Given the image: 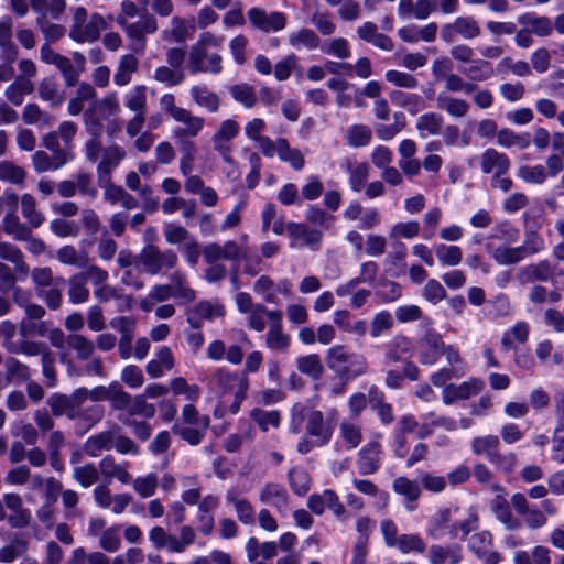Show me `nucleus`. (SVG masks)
Instances as JSON below:
<instances>
[{
  "instance_id": "f257e3e1",
  "label": "nucleus",
  "mask_w": 564,
  "mask_h": 564,
  "mask_svg": "<svg viewBox=\"0 0 564 564\" xmlns=\"http://www.w3.org/2000/svg\"><path fill=\"white\" fill-rule=\"evenodd\" d=\"M304 423L306 435L314 438L317 446H324L330 441L333 426L323 412L299 402L291 410L290 431L294 434L301 433Z\"/></svg>"
},
{
  "instance_id": "f03ea898",
  "label": "nucleus",
  "mask_w": 564,
  "mask_h": 564,
  "mask_svg": "<svg viewBox=\"0 0 564 564\" xmlns=\"http://www.w3.org/2000/svg\"><path fill=\"white\" fill-rule=\"evenodd\" d=\"M226 335L229 344L223 339L212 340L206 348V357L213 361L226 360L231 365H240L245 358V348L252 346V343L241 328H230Z\"/></svg>"
},
{
  "instance_id": "7ed1b4c3",
  "label": "nucleus",
  "mask_w": 564,
  "mask_h": 564,
  "mask_svg": "<svg viewBox=\"0 0 564 564\" xmlns=\"http://www.w3.org/2000/svg\"><path fill=\"white\" fill-rule=\"evenodd\" d=\"M326 364L332 371L346 380L356 379L368 369L366 357L349 350L344 345L332 346L326 351Z\"/></svg>"
},
{
  "instance_id": "20e7f679",
  "label": "nucleus",
  "mask_w": 564,
  "mask_h": 564,
  "mask_svg": "<svg viewBox=\"0 0 564 564\" xmlns=\"http://www.w3.org/2000/svg\"><path fill=\"white\" fill-rule=\"evenodd\" d=\"M119 112L120 104L117 93H109L101 99L95 98L83 115L86 132L89 135H101L104 123Z\"/></svg>"
},
{
  "instance_id": "39448f33",
  "label": "nucleus",
  "mask_w": 564,
  "mask_h": 564,
  "mask_svg": "<svg viewBox=\"0 0 564 564\" xmlns=\"http://www.w3.org/2000/svg\"><path fill=\"white\" fill-rule=\"evenodd\" d=\"M72 12L73 19L68 36L76 43L96 42L106 28L104 17L99 13L89 15L84 7H75Z\"/></svg>"
},
{
  "instance_id": "423d86ee",
  "label": "nucleus",
  "mask_w": 564,
  "mask_h": 564,
  "mask_svg": "<svg viewBox=\"0 0 564 564\" xmlns=\"http://www.w3.org/2000/svg\"><path fill=\"white\" fill-rule=\"evenodd\" d=\"M195 529L185 524L180 528V535L169 533L163 527L156 525L149 531V540L158 550H165L170 553H184L188 546L196 541Z\"/></svg>"
},
{
  "instance_id": "0eeeda50",
  "label": "nucleus",
  "mask_w": 564,
  "mask_h": 564,
  "mask_svg": "<svg viewBox=\"0 0 564 564\" xmlns=\"http://www.w3.org/2000/svg\"><path fill=\"white\" fill-rule=\"evenodd\" d=\"M116 23L124 31L131 41V50L137 54H143L147 46L148 34L158 31V21L154 15L144 13L135 22H129L124 17H117Z\"/></svg>"
},
{
  "instance_id": "6e6552de",
  "label": "nucleus",
  "mask_w": 564,
  "mask_h": 564,
  "mask_svg": "<svg viewBox=\"0 0 564 564\" xmlns=\"http://www.w3.org/2000/svg\"><path fill=\"white\" fill-rule=\"evenodd\" d=\"M178 258L175 251L167 249L161 251L153 245L145 246L139 253L141 268L151 275H156L163 270L173 269Z\"/></svg>"
},
{
  "instance_id": "1a4fd4ad",
  "label": "nucleus",
  "mask_w": 564,
  "mask_h": 564,
  "mask_svg": "<svg viewBox=\"0 0 564 564\" xmlns=\"http://www.w3.org/2000/svg\"><path fill=\"white\" fill-rule=\"evenodd\" d=\"M208 384L216 393L226 394L239 391L241 398L243 391L249 389V379L247 376L232 372L226 367H219L208 378Z\"/></svg>"
},
{
  "instance_id": "9d476101",
  "label": "nucleus",
  "mask_w": 564,
  "mask_h": 564,
  "mask_svg": "<svg viewBox=\"0 0 564 564\" xmlns=\"http://www.w3.org/2000/svg\"><path fill=\"white\" fill-rule=\"evenodd\" d=\"M481 33L478 21L471 15H459L452 22L441 26L440 36L443 42L452 43L456 37L470 41Z\"/></svg>"
},
{
  "instance_id": "9b49d317",
  "label": "nucleus",
  "mask_w": 564,
  "mask_h": 564,
  "mask_svg": "<svg viewBox=\"0 0 564 564\" xmlns=\"http://www.w3.org/2000/svg\"><path fill=\"white\" fill-rule=\"evenodd\" d=\"M286 232L290 239L289 246L292 249L317 250L323 239L322 230L312 228L304 223H286Z\"/></svg>"
},
{
  "instance_id": "f8f14e48",
  "label": "nucleus",
  "mask_w": 564,
  "mask_h": 564,
  "mask_svg": "<svg viewBox=\"0 0 564 564\" xmlns=\"http://www.w3.org/2000/svg\"><path fill=\"white\" fill-rule=\"evenodd\" d=\"M252 28L263 33H278L285 29L286 14L280 11H267L261 7H252L247 11Z\"/></svg>"
},
{
  "instance_id": "ddd939ff",
  "label": "nucleus",
  "mask_w": 564,
  "mask_h": 564,
  "mask_svg": "<svg viewBox=\"0 0 564 564\" xmlns=\"http://www.w3.org/2000/svg\"><path fill=\"white\" fill-rule=\"evenodd\" d=\"M225 315V305L218 299L202 300L187 311L186 321L191 327L200 329L204 321L212 322Z\"/></svg>"
},
{
  "instance_id": "4468645a",
  "label": "nucleus",
  "mask_w": 564,
  "mask_h": 564,
  "mask_svg": "<svg viewBox=\"0 0 564 564\" xmlns=\"http://www.w3.org/2000/svg\"><path fill=\"white\" fill-rule=\"evenodd\" d=\"M253 292L269 304H280L279 295L290 297L292 284L288 279L274 281L269 275H261L253 283Z\"/></svg>"
},
{
  "instance_id": "2eb2a0df",
  "label": "nucleus",
  "mask_w": 564,
  "mask_h": 564,
  "mask_svg": "<svg viewBox=\"0 0 564 564\" xmlns=\"http://www.w3.org/2000/svg\"><path fill=\"white\" fill-rule=\"evenodd\" d=\"M187 68L192 74L212 73L218 74L221 70V57L217 53L208 54L204 47L194 44L191 47Z\"/></svg>"
},
{
  "instance_id": "dca6fc26",
  "label": "nucleus",
  "mask_w": 564,
  "mask_h": 564,
  "mask_svg": "<svg viewBox=\"0 0 564 564\" xmlns=\"http://www.w3.org/2000/svg\"><path fill=\"white\" fill-rule=\"evenodd\" d=\"M453 511L449 508H443L432 516L426 527L427 535L434 540H441L446 536L457 539L458 529L452 520Z\"/></svg>"
},
{
  "instance_id": "f3484780",
  "label": "nucleus",
  "mask_w": 564,
  "mask_h": 564,
  "mask_svg": "<svg viewBox=\"0 0 564 564\" xmlns=\"http://www.w3.org/2000/svg\"><path fill=\"white\" fill-rule=\"evenodd\" d=\"M239 129L237 121L227 119L220 123L218 131L213 135L214 149L226 163L234 161L231 141L238 135Z\"/></svg>"
},
{
  "instance_id": "a211bd4d",
  "label": "nucleus",
  "mask_w": 564,
  "mask_h": 564,
  "mask_svg": "<svg viewBox=\"0 0 564 564\" xmlns=\"http://www.w3.org/2000/svg\"><path fill=\"white\" fill-rule=\"evenodd\" d=\"M482 388L484 382L477 378H470L459 384L449 383L442 391V401L446 405H451L478 394Z\"/></svg>"
},
{
  "instance_id": "6ab92c4d",
  "label": "nucleus",
  "mask_w": 564,
  "mask_h": 564,
  "mask_svg": "<svg viewBox=\"0 0 564 564\" xmlns=\"http://www.w3.org/2000/svg\"><path fill=\"white\" fill-rule=\"evenodd\" d=\"M307 508L316 516H322L326 509H329L337 518L345 513L344 505L332 489H325L321 494L311 495L307 499Z\"/></svg>"
},
{
  "instance_id": "aec40b11",
  "label": "nucleus",
  "mask_w": 564,
  "mask_h": 564,
  "mask_svg": "<svg viewBox=\"0 0 564 564\" xmlns=\"http://www.w3.org/2000/svg\"><path fill=\"white\" fill-rule=\"evenodd\" d=\"M523 225L525 229V238L521 248L524 249L527 257L536 254L545 249V241L541 235L536 232V229L542 225V218L540 216L532 217L527 212L523 214Z\"/></svg>"
},
{
  "instance_id": "412c9836",
  "label": "nucleus",
  "mask_w": 564,
  "mask_h": 564,
  "mask_svg": "<svg viewBox=\"0 0 564 564\" xmlns=\"http://www.w3.org/2000/svg\"><path fill=\"white\" fill-rule=\"evenodd\" d=\"M382 455V446L377 441L370 442L362 446L358 452V473L362 476L375 474L381 466Z\"/></svg>"
},
{
  "instance_id": "4be33fe9",
  "label": "nucleus",
  "mask_w": 564,
  "mask_h": 564,
  "mask_svg": "<svg viewBox=\"0 0 564 564\" xmlns=\"http://www.w3.org/2000/svg\"><path fill=\"white\" fill-rule=\"evenodd\" d=\"M267 124L261 118H253L248 121L245 126V135L248 140L256 143L260 149L261 153L267 158L274 156L275 141H272L269 137L263 135Z\"/></svg>"
},
{
  "instance_id": "5701e85b",
  "label": "nucleus",
  "mask_w": 564,
  "mask_h": 564,
  "mask_svg": "<svg viewBox=\"0 0 564 564\" xmlns=\"http://www.w3.org/2000/svg\"><path fill=\"white\" fill-rule=\"evenodd\" d=\"M444 341L440 334L427 333L417 345V359L422 365H434L442 355Z\"/></svg>"
},
{
  "instance_id": "b1692460",
  "label": "nucleus",
  "mask_w": 564,
  "mask_h": 564,
  "mask_svg": "<svg viewBox=\"0 0 564 564\" xmlns=\"http://www.w3.org/2000/svg\"><path fill=\"white\" fill-rule=\"evenodd\" d=\"M435 9L433 0H399L398 15L403 20H426Z\"/></svg>"
},
{
  "instance_id": "393cba45",
  "label": "nucleus",
  "mask_w": 564,
  "mask_h": 564,
  "mask_svg": "<svg viewBox=\"0 0 564 564\" xmlns=\"http://www.w3.org/2000/svg\"><path fill=\"white\" fill-rule=\"evenodd\" d=\"M379 267L375 261H367L360 265L359 276L352 278L336 286L335 293L338 297L348 296L360 283L372 284L378 275Z\"/></svg>"
},
{
  "instance_id": "a878e982",
  "label": "nucleus",
  "mask_w": 564,
  "mask_h": 564,
  "mask_svg": "<svg viewBox=\"0 0 564 564\" xmlns=\"http://www.w3.org/2000/svg\"><path fill=\"white\" fill-rule=\"evenodd\" d=\"M259 500L263 505L275 508L279 513H285L288 510L289 495L286 489L280 484H265L259 491Z\"/></svg>"
},
{
  "instance_id": "bb28decb",
  "label": "nucleus",
  "mask_w": 564,
  "mask_h": 564,
  "mask_svg": "<svg viewBox=\"0 0 564 564\" xmlns=\"http://www.w3.org/2000/svg\"><path fill=\"white\" fill-rule=\"evenodd\" d=\"M203 256L207 263L218 262L219 260L237 261L241 256V250L236 241L228 240L224 245H207L203 250Z\"/></svg>"
},
{
  "instance_id": "cd10ccee",
  "label": "nucleus",
  "mask_w": 564,
  "mask_h": 564,
  "mask_svg": "<svg viewBox=\"0 0 564 564\" xmlns=\"http://www.w3.org/2000/svg\"><path fill=\"white\" fill-rule=\"evenodd\" d=\"M3 502L11 511L8 522L12 528L21 529L29 525L31 512L23 507L22 498L17 494H4Z\"/></svg>"
},
{
  "instance_id": "c85d7f7f",
  "label": "nucleus",
  "mask_w": 564,
  "mask_h": 564,
  "mask_svg": "<svg viewBox=\"0 0 564 564\" xmlns=\"http://www.w3.org/2000/svg\"><path fill=\"white\" fill-rule=\"evenodd\" d=\"M481 171L485 174H494V176H501L510 169L509 158L496 149L489 148L485 150L480 156Z\"/></svg>"
},
{
  "instance_id": "c756f323",
  "label": "nucleus",
  "mask_w": 564,
  "mask_h": 564,
  "mask_svg": "<svg viewBox=\"0 0 564 564\" xmlns=\"http://www.w3.org/2000/svg\"><path fill=\"white\" fill-rule=\"evenodd\" d=\"M274 322L269 324L265 334V347L272 351L283 352L290 346V336L283 332L282 314H272Z\"/></svg>"
},
{
  "instance_id": "7c9ffc66",
  "label": "nucleus",
  "mask_w": 564,
  "mask_h": 564,
  "mask_svg": "<svg viewBox=\"0 0 564 564\" xmlns=\"http://www.w3.org/2000/svg\"><path fill=\"white\" fill-rule=\"evenodd\" d=\"M174 365V356L170 347L161 346L156 349L154 358L148 361L145 371L151 378L156 379L163 377Z\"/></svg>"
},
{
  "instance_id": "2f4dec72",
  "label": "nucleus",
  "mask_w": 564,
  "mask_h": 564,
  "mask_svg": "<svg viewBox=\"0 0 564 564\" xmlns=\"http://www.w3.org/2000/svg\"><path fill=\"white\" fill-rule=\"evenodd\" d=\"M486 250L492 259L500 265H510L523 261L527 256L521 246L511 247L510 245L495 247L492 242L486 245Z\"/></svg>"
},
{
  "instance_id": "473e14b6",
  "label": "nucleus",
  "mask_w": 564,
  "mask_h": 564,
  "mask_svg": "<svg viewBox=\"0 0 564 564\" xmlns=\"http://www.w3.org/2000/svg\"><path fill=\"white\" fill-rule=\"evenodd\" d=\"M462 560V546L457 544H432L429 547L427 561L430 564H459Z\"/></svg>"
},
{
  "instance_id": "72a5a7b5",
  "label": "nucleus",
  "mask_w": 564,
  "mask_h": 564,
  "mask_svg": "<svg viewBox=\"0 0 564 564\" xmlns=\"http://www.w3.org/2000/svg\"><path fill=\"white\" fill-rule=\"evenodd\" d=\"M225 497L227 503L234 507L237 518L242 524H254L256 512L247 498L241 497L235 489H228Z\"/></svg>"
},
{
  "instance_id": "f704fd0d",
  "label": "nucleus",
  "mask_w": 564,
  "mask_h": 564,
  "mask_svg": "<svg viewBox=\"0 0 564 564\" xmlns=\"http://www.w3.org/2000/svg\"><path fill=\"white\" fill-rule=\"evenodd\" d=\"M274 155L288 163L294 171H301L305 166L303 153L297 148H292L285 138H278L274 142Z\"/></svg>"
},
{
  "instance_id": "c9c22d12",
  "label": "nucleus",
  "mask_w": 564,
  "mask_h": 564,
  "mask_svg": "<svg viewBox=\"0 0 564 564\" xmlns=\"http://www.w3.org/2000/svg\"><path fill=\"white\" fill-rule=\"evenodd\" d=\"M170 289L173 299L182 304H187L196 299V292L191 288L186 274L181 271H175L170 275Z\"/></svg>"
},
{
  "instance_id": "e433bc0d",
  "label": "nucleus",
  "mask_w": 564,
  "mask_h": 564,
  "mask_svg": "<svg viewBox=\"0 0 564 564\" xmlns=\"http://www.w3.org/2000/svg\"><path fill=\"white\" fill-rule=\"evenodd\" d=\"M389 98L393 105L404 108L411 115H416L426 108L424 98L419 94L392 90Z\"/></svg>"
},
{
  "instance_id": "4c0bfd02",
  "label": "nucleus",
  "mask_w": 564,
  "mask_h": 564,
  "mask_svg": "<svg viewBox=\"0 0 564 564\" xmlns=\"http://www.w3.org/2000/svg\"><path fill=\"white\" fill-rule=\"evenodd\" d=\"M97 97V91L88 83H80L76 89L75 95L69 99L67 105V111L70 116H77L80 112L84 113L85 105L88 106L95 100Z\"/></svg>"
},
{
  "instance_id": "58836bf2",
  "label": "nucleus",
  "mask_w": 564,
  "mask_h": 564,
  "mask_svg": "<svg viewBox=\"0 0 564 564\" xmlns=\"http://www.w3.org/2000/svg\"><path fill=\"white\" fill-rule=\"evenodd\" d=\"M288 42L294 50L305 48L307 51L321 48L322 44L316 32L308 28H301L297 31L290 32Z\"/></svg>"
},
{
  "instance_id": "ea45409f",
  "label": "nucleus",
  "mask_w": 564,
  "mask_h": 564,
  "mask_svg": "<svg viewBox=\"0 0 564 564\" xmlns=\"http://www.w3.org/2000/svg\"><path fill=\"white\" fill-rule=\"evenodd\" d=\"M393 490L405 498V509L408 511L415 510V501L421 495V489L415 480H411L406 477H397L392 484Z\"/></svg>"
},
{
  "instance_id": "a19ab883",
  "label": "nucleus",
  "mask_w": 564,
  "mask_h": 564,
  "mask_svg": "<svg viewBox=\"0 0 564 564\" xmlns=\"http://www.w3.org/2000/svg\"><path fill=\"white\" fill-rule=\"evenodd\" d=\"M139 61L133 54H124L118 62L117 69L113 75V83L119 87L129 85L133 74L137 73Z\"/></svg>"
},
{
  "instance_id": "79ce46f5",
  "label": "nucleus",
  "mask_w": 564,
  "mask_h": 564,
  "mask_svg": "<svg viewBox=\"0 0 564 564\" xmlns=\"http://www.w3.org/2000/svg\"><path fill=\"white\" fill-rule=\"evenodd\" d=\"M272 314H282L279 310H269L265 305L257 303V306L247 313V326L257 332L261 333L265 329L267 321L270 323L274 322Z\"/></svg>"
},
{
  "instance_id": "37998d69",
  "label": "nucleus",
  "mask_w": 564,
  "mask_h": 564,
  "mask_svg": "<svg viewBox=\"0 0 564 564\" xmlns=\"http://www.w3.org/2000/svg\"><path fill=\"white\" fill-rule=\"evenodd\" d=\"M12 19L9 15L0 18V50L7 61L13 62L18 51L12 41Z\"/></svg>"
},
{
  "instance_id": "c03bdc74",
  "label": "nucleus",
  "mask_w": 564,
  "mask_h": 564,
  "mask_svg": "<svg viewBox=\"0 0 564 564\" xmlns=\"http://www.w3.org/2000/svg\"><path fill=\"white\" fill-rule=\"evenodd\" d=\"M444 126V118L437 112H426L416 120L415 128L420 138L425 139L431 135H438Z\"/></svg>"
},
{
  "instance_id": "a18cd8bd",
  "label": "nucleus",
  "mask_w": 564,
  "mask_h": 564,
  "mask_svg": "<svg viewBox=\"0 0 564 564\" xmlns=\"http://www.w3.org/2000/svg\"><path fill=\"white\" fill-rule=\"evenodd\" d=\"M436 102L441 110H444L448 116L454 118L466 116L470 108L465 99L449 96L446 93H440Z\"/></svg>"
},
{
  "instance_id": "49530a36",
  "label": "nucleus",
  "mask_w": 564,
  "mask_h": 564,
  "mask_svg": "<svg viewBox=\"0 0 564 564\" xmlns=\"http://www.w3.org/2000/svg\"><path fill=\"white\" fill-rule=\"evenodd\" d=\"M518 22L529 28V31L538 36H549L553 31V23L550 18L540 17L533 12L521 14Z\"/></svg>"
},
{
  "instance_id": "de8ad7c7",
  "label": "nucleus",
  "mask_w": 564,
  "mask_h": 564,
  "mask_svg": "<svg viewBox=\"0 0 564 564\" xmlns=\"http://www.w3.org/2000/svg\"><path fill=\"white\" fill-rule=\"evenodd\" d=\"M246 553L249 562H254L259 557L270 560L278 554V545L272 541L260 543L257 538L251 536L246 543Z\"/></svg>"
},
{
  "instance_id": "09e8293b",
  "label": "nucleus",
  "mask_w": 564,
  "mask_h": 564,
  "mask_svg": "<svg viewBox=\"0 0 564 564\" xmlns=\"http://www.w3.org/2000/svg\"><path fill=\"white\" fill-rule=\"evenodd\" d=\"M491 510L496 518L508 529L517 530L520 528V521L512 516L509 503L503 495H497L491 501Z\"/></svg>"
},
{
  "instance_id": "8fccbe9b",
  "label": "nucleus",
  "mask_w": 564,
  "mask_h": 564,
  "mask_svg": "<svg viewBox=\"0 0 564 564\" xmlns=\"http://www.w3.org/2000/svg\"><path fill=\"white\" fill-rule=\"evenodd\" d=\"M459 72L470 82H485L492 77V65L485 59H473L468 65L459 67Z\"/></svg>"
},
{
  "instance_id": "3c124183",
  "label": "nucleus",
  "mask_w": 564,
  "mask_h": 564,
  "mask_svg": "<svg viewBox=\"0 0 564 564\" xmlns=\"http://www.w3.org/2000/svg\"><path fill=\"white\" fill-rule=\"evenodd\" d=\"M113 446V433L104 431L87 438L84 452L90 457H97L102 451H109Z\"/></svg>"
},
{
  "instance_id": "603ef678",
  "label": "nucleus",
  "mask_w": 564,
  "mask_h": 564,
  "mask_svg": "<svg viewBox=\"0 0 564 564\" xmlns=\"http://www.w3.org/2000/svg\"><path fill=\"white\" fill-rule=\"evenodd\" d=\"M89 289L87 286V275L80 272L72 275L68 280V299L73 304H82L89 299Z\"/></svg>"
},
{
  "instance_id": "864d4df0",
  "label": "nucleus",
  "mask_w": 564,
  "mask_h": 564,
  "mask_svg": "<svg viewBox=\"0 0 564 564\" xmlns=\"http://www.w3.org/2000/svg\"><path fill=\"white\" fill-rule=\"evenodd\" d=\"M34 89L31 80L24 77H17L12 84H10L4 95L7 99L14 106H21L24 101V97L30 95Z\"/></svg>"
},
{
  "instance_id": "5fc2aeb1",
  "label": "nucleus",
  "mask_w": 564,
  "mask_h": 564,
  "mask_svg": "<svg viewBox=\"0 0 564 564\" xmlns=\"http://www.w3.org/2000/svg\"><path fill=\"white\" fill-rule=\"evenodd\" d=\"M99 470L107 479L116 478L122 484H130L132 476L123 465L117 464L111 456H106L99 462Z\"/></svg>"
},
{
  "instance_id": "6e6d98bb",
  "label": "nucleus",
  "mask_w": 564,
  "mask_h": 564,
  "mask_svg": "<svg viewBox=\"0 0 564 564\" xmlns=\"http://www.w3.org/2000/svg\"><path fill=\"white\" fill-rule=\"evenodd\" d=\"M433 250L442 267H456L462 262L463 251L458 246L436 243Z\"/></svg>"
},
{
  "instance_id": "4d7b16f0",
  "label": "nucleus",
  "mask_w": 564,
  "mask_h": 564,
  "mask_svg": "<svg viewBox=\"0 0 564 564\" xmlns=\"http://www.w3.org/2000/svg\"><path fill=\"white\" fill-rule=\"evenodd\" d=\"M124 106L135 113L147 112V87L137 85L129 89L123 96Z\"/></svg>"
},
{
  "instance_id": "13d9d810",
  "label": "nucleus",
  "mask_w": 564,
  "mask_h": 564,
  "mask_svg": "<svg viewBox=\"0 0 564 564\" xmlns=\"http://www.w3.org/2000/svg\"><path fill=\"white\" fill-rule=\"evenodd\" d=\"M497 143L503 148L516 147L524 150L530 145L531 137L528 132L517 133L510 129H501L497 132Z\"/></svg>"
},
{
  "instance_id": "bf43d9fd",
  "label": "nucleus",
  "mask_w": 564,
  "mask_h": 564,
  "mask_svg": "<svg viewBox=\"0 0 564 564\" xmlns=\"http://www.w3.org/2000/svg\"><path fill=\"white\" fill-rule=\"evenodd\" d=\"M345 139L350 148H361L370 144L372 132L368 126L356 123L347 128Z\"/></svg>"
},
{
  "instance_id": "052dcab7",
  "label": "nucleus",
  "mask_w": 564,
  "mask_h": 564,
  "mask_svg": "<svg viewBox=\"0 0 564 564\" xmlns=\"http://www.w3.org/2000/svg\"><path fill=\"white\" fill-rule=\"evenodd\" d=\"M520 238V230L509 220L497 224L491 234L488 236V240H499L505 245H512Z\"/></svg>"
},
{
  "instance_id": "680f3d73",
  "label": "nucleus",
  "mask_w": 564,
  "mask_h": 564,
  "mask_svg": "<svg viewBox=\"0 0 564 564\" xmlns=\"http://www.w3.org/2000/svg\"><path fill=\"white\" fill-rule=\"evenodd\" d=\"M530 327L527 322H517L510 329L503 333L501 345L509 350L514 347L516 343L523 344L528 340Z\"/></svg>"
},
{
  "instance_id": "e2e57ef3",
  "label": "nucleus",
  "mask_w": 564,
  "mask_h": 564,
  "mask_svg": "<svg viewBox=\"0 0 564 564\" xmlns=\"http://www.w3.org/2000/svg\"><path fill=\"white\" fill-rule=\"evenodd\" d=\"M402 554H423L426 550V542L419 533L401 534L393 546Z\"/></svg>"
},
{
  "instance_id": "0e129e2a",
  "label": "nucleus",
  "mask_w": 564,
  "mask_h": 564,
  "mask_svg": "<svg viewBox=\"0 0 564 564\" xmlns=\"http://www.w3.org/2000/svg\"><path fill=\"white\" fill-rule=\"evenodd\" d=\"M412 343L404 336H395L388 346L386 359L389 362L402 361L410 356Z\"/></svg>"
},
{
  "instance_id": "69168bd1",
  "label": "nucleus",
  "mask_w": 564,
  "mask_h": 564,
  "mask_svg": "<svg viewBox=\"0 0 564 564\" xmlns=\"http://www.w3.org/2000/svg\"><path fill=\"white\" fill-rule=\"evenodd\" d=\"M21 213L32 228H39L45 220L44 215L36 209L35 198L31 194L21 196Z\"/></svg>"
},
{
  "instance_id": "338daca9",
  "label": "nucleus",
  "mask_w": 564,
  "mask_h": 564,
  "mask_svg": "<svg viewBox=\"0 0 564 564\" xmlns=\"http://www.w3.org/2000/svg\"><path fill=\"white\" fill-rule=\"evenodd\" d=\"M191 97L199 107H204L210 112H216L219 108L218 96L206 86L192 87Z\"/></svg>"
},
{
  "instance_id": "774afa93",
  "label": "nucleus",
  "mask_w": 564,
  "mask_h": 564,
  "mask_svg": "<svg viewBox=\"0 0 564 564\" xmlns=\"http://www.w3.org/2000/svg\"><path fill=\"white\" fill-rule=\"evenodd\" d=\"M124 155V150L119 145H112L105 150L102 159L98 165L99 175L104 176L110 174L111 171L119 165Z\"/></svg>"
}]
</instances>
